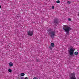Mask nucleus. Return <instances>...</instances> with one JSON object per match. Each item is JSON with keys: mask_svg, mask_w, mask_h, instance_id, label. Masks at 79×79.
I'll return each mask as SVG.
<instances>
[{"mask_svg": "<svg viewBox=\"0 0 79 79\" xmlns=\"http://www.w3.org/2000/svg\"><path fill=\"white\" fill-rule=\"evenodd\" d=\"M63 26H64L63 27V29L64 31V32L66 33V36H67V35H69V32L71 30V28H70V27H68L67 25H64Z\"/></svg>", "mask_w": 79, "mask_h": 79, "instance_id": "nucleus-1", "label": "nucleus"}, {"mask_svg": "<svg viewBox=\"0 0 79 79\" xmlns=\"http://www.w3.org/2000/svg\"><path fill=\"white\" fill-rule=\"evenodd\" d=\"M48 34H50V36L51 38H54L55 35V31H52L50 29L48 30Z\"/></svg>", "mask_w": 79, "mask_h": 79, "instance_id": "nucleus-2", "label": "nucleus"}, {"mask_svg": "<svg viewBox=\"0 0 79 79\" xmlns=\"http://www.w3.org/2000/svg\"><path fill=\"white\" fill-rule=\"evenodd\" d=\"M75 50V49H73V48H70V50H68V51L70 55H71V56H73L74 55V52Z\"/></svg>", "mask_w": 79, "mask_h": 79, "instance_id": "nucleus-3", "label": "nucleus"}, {"mask_svg": "<svg viewBox=\"0 0 79 79\" xmlns=\"http://www.w3.org/2000/svg\"><path fill=\"white\" fill-rule=\"evenodd\" d=\"M53 24L55 25H57L58 24V20L56 18L54 19Z\"/></svg>", "mask_w": 79, "mask_h": 79, "instance_id": "nucleus-4", "label": "nucleus"}, {"mask_svg": "<svg viewBox=\"0 0 79 79\" xmlns=\"http://www.w3.org/2000/svg\"><path fill=\"white\" fill-rule=\"evenodd\" d=\"M28 35H29L30 36H32L34 34V32L30 30L27 32Z\"/></svg>", "mask_w": 79, "mask_h": 79, "instance_id": "nucleus-5", "label": "nucleus"}, {"mask_svg": "<svg viewBox=\"0 0 79 79\" xmlns=\"http://www.w3.org/2000/svg\"><path fill=\"white\" fill-rule=\"evenodd\" d=\"M9 65L10 66H13V63L12 62H10L9 64Z\"/></svg>", "mask_w": 79, "mask_h": 79, "instance_id": "nucleus-6", "label": "nucleus"}, {"mask_svg": "<svg viewBox=\"0 0 79 79\" xmlns=\"http://www.w3.org/2000/svg\"><path fill=\"white\" fill-rule=\"evenodd\" d=\"M51 47H55V44H54V43H52L51 44Z\"/></svg>", "mask_w": 79, "mask_h": 79, "instance_id": "nucleus-7", "label": "nucleus"}, {"mask_svg": "<svg viewBox=\"0 0 79 79\" xmlns=\"http://www.w3.org/2000/svg\"><path fill=\"white\" fill-rule=\"evenodd\" d=\"M8 71H9V73H11L12 72V70H11V69H9L8 70Z\"/></svg>", "mask_w": 79, "mask_h": 79, "instance_id": "nucleus-8", "label": "nucleus"}, {"mask_svg": "<svg viewBox=\"0 0 79 79\" xmlns=\"http://www.w3.org/2000/svg\"><path fill=\"white\" fill-rule=\"evenodd\" d=\"M74 54L75 55H78V52H74Z\"/></svg>", "mask_w": 79, "mask_h": 79, "instance_id": "nucleus-9", "label": "nucleus"}, {"mask_svg": "<svg viewBox=\"0 0 79 79\" xmlns=\"http://www.w3.org/2000/svg\"><path fill=\"white\" fill-rule=\"evenodd\" d=\"M24 75H25V74L24 73H22L21 74V76H24Z\"/></svg>", "mask_w": 79, "mask_h": 79, "instance_id": "nucleus-10", "label": "nucleus"}, {"mask_svg": "<svg viewBox=\"0 0 79 79\" xmlns=\"http://www.w3.org/2000/svg\"><path fill=\"white\" fill-rule=\"evenodd\" d=\"M56 2L57 3H60V1L59 0H58L56 1Z\"/></svg>", "mask_w": 79, "mask_h": 79, "instance_id": "nucleus-11", "label": "nucleus"}, {"mask_svg": "<svg viewBox=\"0 0 79 79\" xmlns=\"http://www.w3.org/2000/svg\"><path fill=\"white\" fill-rule=\"evenodd\" d=\"M67 3L69 4H70L71 3V1H67Z\"/></svg>", "mask_w": 79, "mask_h": 79, "instance_id": "nucleus-12", "label": "nucleus"}, {"mask_svg": "<svg viewBox=\"0 0 79 79\" xmlns=\"http://www.w3.org/2000/svg\"><path fill=\"white\" fill-rule=\"evenodd\" d=\"M49 48H50V50H52V46H50L49 47Z\"/></svg>", "mask_w": 79, "mask_h": 79, "instance_id": "nucleus-13", "label": "nucleus"}, {"mask_svg": "<svg viewBox=\"0 0 79 79\" xmlns=\"http://www.w3.org/2000/svg\"><path fill=\"white\" fill-rule=\"evenodd\" d=\"M54 6H52V9H54Z\"/></svg>", "mask_w": 79, "mask_h": 79, "instance_id": "nucleus-14", "label": "nucleus"}, {"mask_svg": "<svg viewBox=\"0 0 79 79\" xmlns=\"http://www.w3.org/2000/svg\"><path fill=\"white\" fill-rule=\"evenodd\" d=\"M71 19L70 18H69L68 19V21H70Z\"/></svg>", "mask_w": 79, "mask_h": 79, "instance_id": "nucleus-15", "label": "nucleus"}, {"mask_svg": "<svg viewBox=\"0 0 79 79\" xmlns=\"http://www.w3.org/2000/svg\"><path fill=\"white\" fill-rule=\"evenodd\" d=\"M36 61H37V62H39V60L37 59V60H36Z\"/></svg>", "mask_w": 79, "mask_h": 79, "instance_id": "nucleus-16", "label": "nucleus"}, {"mask_svg": "<svg viewBox=\"0 0 79 79\" xmlns=\"http://www.w3.org/2000/svg\"><path fill=\"white\" fill-rule=\"evenodd\" d=\"M24 79H28V78H27V77H25V78Z\"/></svg>", "mask_w": 79, "mask_h": 79, "instance_id": "nucleus-17", "label": "nucleus"}, {"mask_svg": "<svg viewBox=\"0 0 79 79\" xmlns=\"http://www.w3.org/2000/svg\"><path fill=\"white\" fill-rule=\"evenodd\" d=\"M0 8H1V6L0 5Z\"/></svg>", "mask_w": 79, "mask_h": 79, "instance_id": "nucleus-18", "label": "nucleus"}]
</instances>
